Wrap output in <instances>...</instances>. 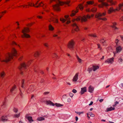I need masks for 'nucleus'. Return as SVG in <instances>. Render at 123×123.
Wrapping results in <instances>:
<instances>
[{
    "instance_id": "17",
    "label": "nucleus",
    "mask_w": 123,
    "mask_h": 123,
    "mask_svg": "<svg viewBox=\"0 0 123 123\" xmlns=\"http://www.w3.org/2000/svg\"><path fill=\"white\" fill-rule=\"evenodd\" d=\"M29 115L28 114H26L25 116V118L28 119L30 123H31L33 121V120L32 119V117H31L29 116Z\"/></svg>"
},
{
    "instance_id": "9",
    "label": "nucleus",
    "mask_w": 123,
    "mask_h": 123,
    "mask_svg": "<svg viewBox=\"0 0 123 123\" xmlns=\"http://www.w3.org/2000/svg\"><path fill=\"white\" fill-rule=\"evenodd\" d=\"M90 16L87 15H84L82 17H81V22H85L87 21V18H90Z\"/></svg>"
},
{
    "instance_id": "61",
    "label": "nucleus",
    "mask_w": 123,
    "mask_h": 123,
    "mask_svg": "<svg viewBox=\"0 0 123 123\" xmlns=\"http://www.w3.org/2000/svg\"><path fill=\"white\" fill-rule=\"evenodd\" d=\"M23 56H21L19 59V61H21L23 58Z\"/></svg>"
},
{
    "instance_id": "38",
    "label": "nucleus",
    "mask_w": 123,
    "mask_h": 123,
    "mask_svg": "<svg viewBox=\"0 0 123 123\" xmlns=\"http://www.w3.org/2000/svg\"><path fill=\"white\" fill-rule=\"evenodd\" d=\"M58 32H56V33L54 34L53 35V36L54 37H57V38L58 39H59L60 37H59L58 36Z\"/></svg>"
},
{
    "instance_id": "10",
    "label": "nucleus",
    "mask_w": 123,
    "mask_h": 123,
    "mask_svg": "<svg viewBox=\"0 0 123 123\" xmlns=\"http://www.w3.org/2000/svg\"><path fill=\"white\" fill-rule=\"evenodd\" d=\"M106 14V12H104L103 13H97L95 15V17L98 19L101 18V17L105 16Z\"/></svg>"
},
{
    "instance_id": "30",
    "label": "nucleus",
    "mask_w": 123,
    "mask_h": 123,
    "mask_svg": "<svg viewBox=\"0 0 123 123\" xmlns=\"http://www.w3.org/2000/svg\"><path fill=\"white\" fill-rule=\"evenodd\" d=\"M107 2L109 3L111 5H114L115 3L112 0H107Z\"/></svg>"
},
{
    "instance_id": "53",
    "label": "nucleus",
    "mask_w": 123,
    "mask_h": 123,
    "mask_svg": "<svg viewBox=\"0 0 123 123\" xmlns=\"http://www.w3.org/2000/svg\"><path fill=\"white\" fill-rule=\"evenodd\" d=\"M98 46V48L99 49H102L101 47H100V45L99 44H97Z\"/></svg>"
},
{
    "instance_id": "45",
    "label": "nucleus",
    "mask_w": 123,
    "mask_h": 123,
    "mask_svg": "<svg viewBox=\"0 0 123 123\" xmlns=\"http://www.w3.org/2000/svg\"><path fill=\"white\" fill-rule=\"evenodd\" d=\"M43 45L45 47H47V48H48L49 47V45L48 43H44L43 44Z\"/></svg>"
},
{
    "instance_id": "11",
    "label": "nucleus",
    "mask_w": 123,
    "mask_h": 123,
    "mask_svg": "<svg viewBox=\"0 0 123 123\" xmlns=\"http://www.w3.org/2000/svg\"><path fill=\"white\" fill-rule=\"evenodd\" d=\"M119 10V7L117 8L114 9L112 7H111L108 10L107 12L109 14H111L113 12H115L116 11H118Z\"/></svg>"
},
{
    "instance_id": "12",
    "label": "nucleus",
    "mask_w": 123,
    "mask_h": 123,
    "mask_svg": "<svg viewBox=\"0 0 123 123\" xmlns=\"http://www.w3.org/2000/svg\"><path fill=\"white\" fill-rule=\"evenodd\" d=\"M114 58L113 57L107 59L105 61V63L108 64H112L114 61Z\"/></svg>"
},
{
    "instance_id": "49",
    "label": "nucleus",
    "mask_w": 123,
    "mask_h": 123,
    "mask_svg": "<svg viewBox=\"0 0 123 123\" xmlns=\"http://www.w3.org/2000/svg\"><path fill=\"white\" fill-rule=\"evenodd\" d=\"M118 103L119 102H118L117 101L115 103V104L113 105V107H115L117 105V104H118Z\"/></svg>"
},
{
    "instance_id": "39",
    "label": "nucleus",
    "mask_w": 123,
    "mask_h": 123,
    "mask_svg": "<svg viewBox=\"0 0 123 123\" xmlns=\"http://www.w3.org/2000/svg\"><path fill=\"white\" fill-rule=\"evenodd\" d=\"M78 7L81 10H83V7L82 4H80L79 5Z\"/></svg>"
},
{
    "instance_id": "41",
    "label": "nucleus",
    "mask_w": 123,
    "mask_h": 123,
    "mask_svg": "<svg viewBox=\"0 0 123 123\" xmlns=\"http://www.w3.org/2000/svg\"><path fill=\"white\" fill-rule=\"evenodd\" d=\"M44 118L42 117H38L37 119V120L38 121H41L44 120Z\"/></svg>"
},
{
    "instance_id": "27",
    "label": "nucleus",
    "mask_w": 123,
    "mask_h": 123,
    "mask_svg": "<svg viewBox=\"0 0 123 123\" xmlns=\"http://www.w3.org/2000/svg\"><path fill=\"white\" fill-rule=\"evenodd\" d=\"M117 25V24L116 23L114 22L113 23V25L112 26V27L114 28L115 30L118 29V28L116 26Z\"/></svg>"
},
{
    "instance_id": "31",
    "label": "nucleus",
    "mask_w": 123,
    "mask_h": 123,
    "mask_svg": "<svg viewBox=\"0 0 123 123\" xmlns=\"http://www.w3.org/2000/svg\"><path fill=\"white\" fill-rule=\"evenodd\" d=\"M76 57L78 62L80 63H81L82 60L80 58H79L78 55H76Z\"/></svg>"
},
{
    "instance_id": "20",
    "label": "nucleus",
    "mask_w": 123,
    "mask_h": 123,
    "mask_svg": "<svg viewBox=\"0 0 123 123\" xmlns=\"http://www.w3.org/2000/svg\"><path fill=\"white\" fill-rule=\"evenodd\" d=\"M46 104L47 105H50L54 106L55 104L50 100H48L46 101Z\"/></svg>"
},
{
    "instance_id": "14",
    "label": "nucleus",
    "mask_w": 123,
    "mask_h": 123,
    "mask_svg": "<svg viewBox=\"0 0 123 123\" xmlns=\"http://www.w3.org/2000/svg\"><path fill=\"white\" fill-rule=\"evenodd\" d=\"M100 42L102 43L103 46H106L107 45L106 40L104 38H102L100 40Z\"/></svg>"
},
{
    "instance_id": "51",
    "label": "nucleus",
    "mask_w": 123,
    "mask_h": 123,
    "mask_svg": "<svg viewBox=\"0 0 123 123\" xmlns=\"http://www.w3.org/2000/svg\"><path fill=\"white\" fill-rule=\"evenodd\" d=\"M37 18L40 19H42L43 18V17L41 15L37 16Z\"/></svg>"
},
{
    "instance_id": "8",
    "label": "nucleus",
    "mask_w": 123,
    "mask_h": 123,
    "mask_svg": "<svg viewBox=\"0 0 123 123\" xmlns=\"http://www.w3.org/2000/svg\"><path fill=\"white\" fill-rule=\"evenodd\" d=\"M98 1L99 2H102L101 4H99L98 6L99 8H103L104 6L107 7L109 6V5L107 3L103 2L104 1V0H98Z\"/></svg>"
},
{
    "instance_id": "55",
    "label": "nucleus",
    "mask_w": 123,
    "mask_h": 123,
    "mask_svg": "<svg viewBox=\"0 0 123 123\" xmlns=\"http://www.w3.org/2000/svg\"><path fill=\"white\" fill-rule=\"evenodd\" d=\"M86 12H90L91 11V10H90V9L89 8L86 9Z\"/></svg>"
},
{
    "instance_id": "40",
    "label": "nucleus",
    "mask_w": 123,
    "mask_h": 123,
    "mask_svg": "<svg viewBox=\"0 0 123 123\" xmlns=\"http://www.w3.org/2000/svg\"><path fill=\"white\" fill-rule=\"evenodd\" d=\"M89 36H90L91 37H97V36L96 35V34H89L88 35Z\"/></svg>"
},
{
    "instance_id": "21",
    "label": "nucleus",
    "mask_w": 123,
    "mask_h": 123,
    "mask_svg": "<svg viewBox=\"0 0 123 123\" xmlns=\"http://www.w3.org/2000/svg\"><path fill=\"white\" fill-rule=\"evenodd\" d=\"M48 29L49 31H53L54 30V28L51 24H49L48 26Z\"/></svg>"
},
{
    "instance_id": "47",
    "label": "nucleus",
    "mask_w": 123,
    "mask_h": 123,
    "mask_svg": "<svg viewBox=\"0 0 123 123\" xmlns=\"http://www.w3.org/2000/svg\"><path fill=\"white\" fill-rule=\"evenodd\" d=\"M92 70H93L92 68H88V69L87 70L89 71V73H90V72L92 71Z\"/></svg>"
},
{
    "instance_id": "7",
    "label": "nucleus",
    "mask_w": 123,
    "mask_h": 123,
    "mask_svg": "<svg viewBox=\"0 0 123 123\" xmlns=\"http://www.w3.org/2000/svg\"><path fill=\"white\" fill-rule=\"evenodd\" d=\"M75 43V42L73 40H71L68 43V47L70 49H73L74 48Z\"/></svg>"
},
{
    "instance_id": "3",
    "label": "nucleus",
    "mask_w": 123,
    "mask_h": 123,
    "mask_svg": "<svg viewBox=\"0 0 123 123\" xmlns=\"http://www.w3.org/2000/svg\"><path fill=\"white\" fill-rule=\"evenodd\" d=\"M29 29L28 27H24L22 30V32L23 34L21 35L22 37L23 38L26 37L29 38L30 37V36L26 33H28L30 32Z\"/></svg>"
},
{
    "instance_id": "56",
    "label": "nucleus",
    "mask_w": 123,
    "mask_h": 123,
    "mask_svg": "<svg viewBox=\"0 0 123 123\" xmlns=\"http://www.w3.org/2000/svg\"><path fill=\"white\" fill-rule=\"evenodd\" d=\"M90 113V115L91 117H94L95 115L94 114H92V113Z\"/></svg>"
},
{
    "instance_id": "19",
    "label": "nucleus",
    "mask_w": 123,
    "mask_h": 123,
    "mask_svg": "<svg viewBox=\"0 0 123 123\" xmlns=\"http://www.w3.org/2000/svg\"><path fill=\"white\" fill-rule=\"evenodd\" d=\"M81 91L80 92L81 95L86 91V87L81 88Z\"/></svg>"
},
{
    "instance_id": "35",
    "label": "nucleus",
    "mask_w": 123,
    "mask_h": 123,
    "mask_svg": "<svg viewBox=\"0 0 123 123\" xmlns=\"http://www.w3.org/2000/svg\"><path fill=\"white\" fill-rule=\"evenodd\" d=\"M97 10V8L96 7H93L92 8L91 10V12L94 13L96 12Z\"/></svg>"
},
{
    "instance_id": "32",
    "label": "nucleus",
    "mask_w": 123,
    "mask_h": 123,
    "mask_svg": "<svg viewBox=\"0 0 123 123\" xmlns=\"http://www.w3.org/2000/svg\"><path fill=\"white\" fill-rule=\"evenodd\" d=\"M115 108H113L112 107H111L109 108H107L106 109V111H111L112 110H114Z\"/></svg>"
},
{
    "instance_id": "1",
    "label": "nucleus",
    "mask_w": 123,
    "mask_h": 123,
    "mask_svg": "<svg viewBox=\"0 0 123 123\" xmlns=\"http://www.w3.org/2000/svg\"><path fill=\"white\" fill-rule=\"evenodd\" d=\"M53 1H55L56 3L55 5H53V8L54 10L57 11H60V6L63 5L65 3L68 4L70 2L69 1L64 2L59 0H50V3L52 2Z\"/></svg>"
},
{
    "instance_id": "48",
    "label": "nucleus",
    "mask_w": 123,
    "mask_h": 123,
    "mask_svg": "<svg viewBox=\"0 0 123 123\" xmlns=\"http://www.w3.org/2000/svg\"><path fill=\"white\" fill-rule=\"evenodd\" d=\"M123 60L122 58H119L118 60V62H119L120 63L121 62H122L123 61Z\"/></svg>"
},
{
    "instance_id": "44",
    "label": "nucleus",
    "mask_w": 123,
    "mask_h": 123,
    "mask_svg": "<svg viewBox=\"0 0 123 123\" xmlns=\"http://www.w3.org/2000/svg\"><path fill=\"white\" fill-rule=\"evenodd\" d=\"M55 105L57 107H61L63 106V105L61 104H58L56 103L55 104Z\"/></svg>"
},
{
    "instance_id": "23",
    "label": "nucleus",
    "mask_w": 123,
    "mask_h": 123,
    "mask_svg": "<svg viewBox=\"0 0 123 123\" xmlns=\"http://www.w3.org/2000/svg\"><path fill=\"white\" fill-rule=\"evenodd\" d=\"M122 48L120 46H119L116 48V50L117 53H118L120 52L122 50Z\"/></svg>"
},
{
    "instance_id": "50",
    "label": "nucleus",
    "mask_w": 123,
    "mask_h": 123,
    "mask_svg": "<svg viewBox=\"0 0 123 123\" xmlns=\"http://www.w3.org/2000/svg\"><path fill=\"white\" fill-rule=\"evenodd\" d=\"M24 80H22V85L21 86L23 88V84H24Z\"/></svg>"
},
{
    "instance_id": "26",
    "label": "nucleus",
    "mask_w": 123,
    "mask_h": 123,
    "mask_svg": "<svg viewBox=\"0 0 123 123\" xmlns=\"http://www.w3.org/2000/svg\"><path fill=\"white\" fill-rule=\"evenodd\" d=\"M94 3V2L92 1H90L87 2V4L85 6L86 7L88 5H91Z\"/></svg>"
},
{
    "instance_id": "13",
    "label": "nucleus",
    "mask_w": 123,
    "mask_h": 123,
    "mask_svg": "<svg viewBox=\"0 0 123 123\" xmlns=\"http://www.w3.org/2000/svg\"><path fill=\"white\" fill-rule=\"evenodd\" d=\"M8 120L7 116L3 115L0 118V121H2L3 122L7 121Z\"/></svg>"
},
{
    "instance_id": "24",
    "label": "nucleus",
    "mask_w": 123,
    "mask_h": 123,
    "mask_svg": "<svg viewBox=\"0 0 123 123\" xmlns=\"http://www.w3.org/2000/svg\"><path fill=\"white\" fill-rule=\"evenodd\" d=\"M6 75V73L4 71H2L0 73V77L2 78H4Z\"/></svg>"
},
{
    "instance_id": "25",
    "label": "nucleus",
    "mask_w": 123,
    "mask_h": 123,
    "mask_svg": "<svg viewBox=\"0 0 123 123\" xmlns=\"http://www.w3.org/2000/svg\"><path fill=\"white\" fill-rule=\"evenodd\" d=\"M94 88L91 86H90L88 88V91L92 93L93 91Z\"/></svg>"
},
{
    "instance_id": "5",
    "label": "nucleus",
    "mask_w": 123,
    "mask_h": 123,
    "mask_svg": "<svg viewBox=\"0 0 123 123\" xmlns=\"http://www.w3.org/2000/svg\"><path fill=\"white\" fill-rule=\"evenodd\" d=\"M57 17V16H54L53 14L51 13L50 15V18L49 21L50 22H53L54 23H58V19L56 18Z\"/></svg>"
},
{
    "instance_id": "6",
    "label": "nucleus",
    "mask_w": 123,
    "mask_h": 123,
    "mask_svg": "<svg viewBox=\"0 0 123 123\" xmlns=\"http://www.w3.org/2000/svg\"><path fill=\"white\" fill-rule=\"evenodd\" d=\"M65 17L66 19L63 18H60V20L63 23L65 22L66 20H67V21L66 23V24H68L70 22V18L69 16L68 15H65Z\"/></svg>"
},
{
    "instance_id": "36",
    "label": "nucleus",
    "mask_w": 123,
    "mask_h": 123,
    "mask_svg": "<svg viewBox=\"0 0 123 123\" xmlns=\"http://www.w3.org/2000/svg\"><path fill=\"white\" fill-rule=\"evenodd\" d=\"M6 10H5L3 12H1L0 13V15L2 17L6 12Z\"/></svg>"
},
{
    "instance_id": "52",
    "label": "nucleus",
    "mask_w": 123,
    "mask_h": 123,
    "mask_svg": "<svg viewBox=\"0 0 123 123\" xmlns=\"http://www.w3.org/2000/svg\"><path fill=\"white\" fill-rule=\"evenodd\" d=\"M20 116V113H19L18 114H15L14 115L15 117H19Z\"/></svg>"
},
{
    "instance_id": "58",
    "label": "nucleus",
    "mask_w": 123,
    "mask_h": 123,
    "mask_svg": "<svg viewBox=\"0 0 123 123\" xmlns=\"http://www.w3.org/2000/svg\"><path fill=\"white\" fill-rule=\"evenodd\" d=\"M69 95L71 97H72L73 96L74 94L73 93H70L69 94Z\"/></svg>"
},
{
    "instance_id": "43",
    "label": "nucleus",
    "mask_w": 123,
    "mask_h": 123,
    "mask_svg": "<svg viewBox=\"0 0 123 123\" xmlns=\"http://www.w3.org/2000/svg\"><path fill=\"white\" fill-rule=\"evenodd\" d=\"M99 20H103L106 21L107 20V19L105 18H100L98 19Z\"/></svg>"
},
{
    "instance_id": "54",
    "label": "nucleus",
    "mask_w": 123,
    "mask_h": 123,
    "mask_svg": "<svg viewBox=\"0 0 123 123\" xmlns=\"http://www.w3.org/2000/svg\"><path fill=\"white\" fill-rule=\"evenodd\" d=\"M49 92H44L43 93V94L44 95H47L49 94Z\"/></svg>"
},
{
    "instance_id": "16",
    "label": "nucleus",
    "mask_w": 123,
    "mask_h": 123,
    "mask_svg": "<svg viewBox=\"0 0 123 123\" xmlns=\"http://www.w3.org/2000/svg\"><path fill=\"white\" fill-rule=\"evenodd\" d=\"M78 73H77L75 75L74 77L72 79V81L74 82H76L77 80L78 79Z\"/></svg>"
},
{
    "instance_id": "57",
    "label": "nucleus",
    "mask_w": 123,
    "mask_h": 123,
    "mask_svg": "<svg viewBox=\"0 0 123 123\" xmlns=\"http://www.w3.org/2000/svg\"><path fill=\"white\" fill-rule=\"evenodd\" d=\"M77 92L76 90L75 89H73L72 90V92L74 93H76Z\"/></svg>"
},
{
    "instance_id": "15",
    "label": "nucleus",
    "mask_w": 123,
    "mask_h": 123,
    "mask_svg": "<svg viewBox=\"0 0 123 123\" xmlns=\"http://www.w3.org/2000/svg\"><path fill=\"white\" fill-rule=\"evenodd\" d=\"M78 11V8H76V10H73L70 15V16L71 17H73L74 16L76 13H77Z\"/></svg>"
},
{
    "instance_id": "18",
    "label": "nucleus",
    "mask_w": 123,
    "mask_h": 123,
    "mask_svg": "<svg viewBox=\"0 0 123 123\" xmlns=\"http://www.w3.org/2000/svg\"><path fill=\"white\" fill-rule=\"evenodd\" d=\"M73 28L74 29L75 31H78L79 30V29L76 24L74 23L72 25Z\"/></svg>"
},
{
    "instance_id": "37",
    "label": "nucleus",
    "mask_w": 123,
    "mask_h": 123,
    "mask_svg": "<svg viewBox=\"0 0 123 123\" xmlns=\"http://www.w3.org/2000/svg\"><path fill=\"white\" fill-rule=\"evenodd\" d=\"M16 88V86L14 85L10 90V92L12 93V92Z\"/></svg>"
},
{
    "instance_id": "22",
    "label": "nucleus",
    "mask_w": 123,
    "mask_h": 123,
    "mask_svg": "<svg viewBox=\"0 0 123 123\" xmlns=\"http://www.w3.org/2000/svg\"><path fill=\"white\" fill-rule=\"evenodd\" d=\"M1 108H4L6 107V103L5 101H4L2 102L1 105Z\"/></svg>"
},
{
    "instance_id": "42",
    "label": "nucleus",
    "mask_w": 123,
    "mask_h": 123,
    "mask_svg": "<svg viewBox=\"0 0 123 123\" xmlns=\"http://www.w3.org/2000/svg\"><path fill=\"white\" fill-rule=\"evenodd\" d=\"M16 25H18L17 27H16V29H19L20 27L19 26V25H20V24L19 22L18 21L16 22Z\"/></svg>"
},
{
    "instance_id": "33",
    "label": "nucleus",
    "mask_w": 123,
    "mask_h": 123,
    "mask_svg": "<svg viewBox=\"0 0 123 123\" xmlns=\"http://www.w3.org/2000/svg\"><path fill=\"white\" fill-rule=\"evenodd\" d=\"M81 19V17H78L76 19H74L72 20V21L73 22H74L75 21H80Z\"/></svg>"
},
{
    "instance_id": "28",
    "label": "nucleus",
    "mask_w": 123,
    "mask_h": 123,
    "mask_svg": "<svg viewBox=\"0 0 123 123\" xmlns=\"http://www.w3.org/2000/svg\"><path fill=\"white\" fill-rule=\"evenodd\" d=\"M93 70L95 71L99 68V66H92Z\"/></svg>"
},
{
    "instance_id": "4",
    "label": "nucleus",
    "mask_w": 123,
    "mask_h": 123,
    "mask_svg": "<svg viewBox=\"0 0 123 123\" xmlns=\"http://www.w3.org/2000/svg\"><path fill=\"white\" fill-rule=\"evenodd\" d=\"M31 61H29L26 64L25 62H23L21 64L20 66L19 67V68L21 70L23 68L26 69V67L28 66L31 63Z\"/></svg>"
},
{
    "instance_id": "64",
    "label": "nucleus",
    "mask_w": 123,
    "mask_h": 123,
    "mask_svg": "<svg viewBox=\"0 0 123 123\" xmlns=\"http://www.w3.org/2000/svg\"><path fill=\"white\" fill-rule=\"evenodd\" d=\"M71 101V99L70 98H68L67 99V101L68 102H70Z\"/></svg>"
},
{
    "instance_id": "29",
    "label": "nucleus",
    "mask_w": 123,
    "mask_h": 123,
    "mask_svg": "<svg viewBox=\"0 0 123 123\" xmlns=\"http://www.w3.org/2000/svg\"><path fill=\"white\" fill-rule=\"evenodd\" d=\"M119 10L120 9L123 11V3H122L121 4H120L119 5Z\"/></svg>"
},
{
    "instance_id": "62",
    "label": "nucleus",
    "mask_w": 123,
    "mask_h": 123,
    "mask_svg": "<svg viewBox=\"0 0 123 123\" xmlns=\"http://www.w3.org/2000/svg\"><path fill=\"white\" fill-rule=\"evenodd\" d=\"M118 41H119V40L118 39H116V40H115V42L116 43V44H117V43L118 42Z\"/></svg>"
},
{
    "instance_id": "63",
    "label": "nucleus",
    "mask_w": 123,
    "mask_h": 123,
    "mask_svg": "<svg viewBox=\"0 0 123 123\" xmlns=\"http://www.w3.org/2000/svg\"><path fill=\"white\" fill-rule=\"evenodd\" d=\"M120 21H123V16L120 18Z\"/></svg>"
},
{
    "instance_id": "59",
    "label": "nucleus",
    "mask_w": 123,
    "mask_h": 123,
    "mask_svg": "<svg viewBox=\"0 0 123 123\" xmlns=\"http://www.w3.org/2000/svg\"><path fill=\"white\" fill-rule=\"evenodd\" d=\"M44 12H39V14L40 15H41V14H44Z\"/></svg>"
},
{
    "instance_id": "46",
    "label": "nucleus",
    "mask_w": 123,
    "mask_h": 123,
    "mask_svg": "<svg viewBox=\"0 0 123 123\" xmlns=\"http://www.w3.org/2000/svg\"><path fill=\"white\" fill-rule=\"evenodd\" d=\"M13 111L17 113L18 112V110L17 108H14L13 109Z\"/></svg>"
},
{
    "instance_id": "34",
    "label": "nucleus",
    "mask_w": 123,
    "mask_h": 123,
    "mask_svg": "<svg viewBox=\"0 0 123 123\" xmlns=\"http://www.w3.org/2000/svg\"><path fill=\"white\" fill-rule=\"evenodd\" d=\"M40 55L39 52L38 51H36L35 52L34 54V56L35 57H37Z\"/></svg>"
},
{
    "instance_id": "2",
    "label": "nucleus",
    "mask_w": 123,
    "mask_h": 123,
    "mask_svg": "<svg viewBox=\"0 0 123 123\" xmlns=\"http://www.w3.org/2000/svg\"><path fill=\"white\" fill-rule=\"evenodd\" d=\"M35 6L36 7H39L43 6V8L44 9H45L46 8V5L44 4L43 2H41L39 3L38 5L37 6H35L34 4L33 3L29 2L28 3V5H24L18 6V7H20L21 6H23V7L25 8H28L29 6Z\"/></svg>"
},
{
    "instance_id": "60",
    "label": "nucleus",
    "mask_w": 123,
    "mask_h": 123,
    "mask_svg": "<svg viewBox=\"0 0 123 123\" xmlns=\"http://www.w3.org/2000/svg\"><path fill=\"white\" fill-rule=\"evenodd\" d=\"M57 55L56 54H53V57H57Z\"/></svg>"
}]
</instances>
